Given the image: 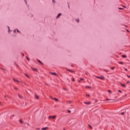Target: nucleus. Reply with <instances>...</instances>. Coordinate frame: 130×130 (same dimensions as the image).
<instances>
[{
	"mask_svg": "<svg viewBox=\"0 0 130 130\" xmlns=\"http://www.w3.org/2000/svg\"><path fill=\"white\" fill-rule=\"evenodd\" d=\"M105 72H107V70H105Z\"/></svg>",
	"mask_w": 130,
	"mask_h": 130,
	"instance_id": "47",
	"label": "nucleus"
},
{
	"mask_svg": "<svg viewBox=\"0 0 130 130\" xmlns=\"http://www.w3.org/2000/svg\"><path fill=\"white\" fill-rule=\"evenodd\" d=\"M123 8H125V6H123Z\"/></svg>",
	"mask_w": 130,
	"mask_h": 130,
	"instance_id": "50",
	"label": "nucleus"
},
{
	"mask_svg": "<svg viewBox=\"0 0 130 130\" xmlns=\"http://www.w3.org/2000/svg\"><path fill=\"white\" fill-rule=\"evenodd\" d=\"M27 60H30V59L29 58V57H27Z\"/></svg>",
	"mask_w": 130,
	"mask_h": 130,
	"instance_id": "25",
	"label": "nucleus"
},
{
	"mask_svg": "<svg viewBox=\"0 0 130 130\" xmlns=\"http://www.w3.org/2000/svg\"><path fill=\"white\" fill-rule=\"evenodd\" d=\"M108 91L109 92V93H111V90H108Z\"/></svg>",
	"mask_w": 130,
	"mask_h": 130,
	"instance_id": "31",
	"label": "nucleus"
},
{
	"mask_svg": "<svg viewBox=\"0 0 130 130\" xmlns=\"http://www.w3.org/2000/svg\"><path fill=\"white\" fill-rule=\"evenodd\" d=\"M127 77L128 78H130V76H129V75H127Z\"/></svg>",
	"mask_w": 130,
	"mask_h": 130,
	"instance_id": "37",
	"label": "nucleus"
},
{
	"mask_svg": "<svg viewBox=\"0 0 130 130\" xmlns=\"http://www.w3.org/2000/svg\"><path fill=\"white\" fill-rule=\"evenodd\" d=\"M13 80L15 82H17V83H19V80H18L17 79H16L15 78H13Z\"/></svg>",
	"mask_w": 130,
	"mask_h": 130,
	"instance_id": "8",
	"label": "nucleus"
},
{
	"mask_svg": "<svg viewBox=\"0 0 130 130\" xmlns=\"http://www.w3.org/2000/svg\"><path fill=\"white\" fill-rule=\"evenodd\" d=\"M63 90H66V88H63Z\"/></svg>",
	"mask_w": 130,
	"mask_h": 130,
	"instance_id": "45",
	"label": "nucleus"
},
{
	"mask_svg": "<svg viewBox=\"0 0 130 130\" xmlns=\"http://www.w3.org/2000/svg\"><path fill=\"white\" fill-rule=\"evenodd\" d=\"M19 121L21 123H23V121L22 120V119H20Z\"/></svg>",
	"mask_w": 130,
	"mask_h": 130,
	"instance_id": "16",
	"label": "nucleus"
},
{
	"mask_svg": "<svg viewBox=\"0 0 130 130\" xmlns=\"http://www.w3.org/2000/svg\"><path fill=\"white\" fill-rule=\"evenodd\" d=\"M23 55V56H24V54H23V55Z\"/></svg>",
	"mask_w": 130,
	"mask_h": 130,
	"instance_id": "55",
	"label": "nucleus"
},
{
	"mask_svg": "<svg viewBox=\"0 0 130 130\" xmlns=\"http://www.w3.org/2000/svg\"><path fill=\"white\" fill-rule=\"evenodd\" d=\"M118 92H119V93H122V91H121V90H118Z\"/></svg>",
	"mask_w": 130,
	"mask_h": 130,
	"instance_id": "19",
	"label": "nucleus"
},
{
	"mask_svg": "<svg viewBox=\"0 0 130 130\" xmlns=\"http://www.w3.org/2000/svg\"><path fill=\"white\" fill-rule=\"evenodd\" d=\"M76 21H77V22H79V19H77Z\"/></svg>",
	"mask_w": 130,
	"mask_h": 130,
	"instance_id": "36",
	"label": "nucleus"
},
{
	"mask_svg": "<svg viewBox=\"0 0 130 130\" xmlns=\"http://www.w3.org/2000/svg\"><path fill=\"white\" fill-rule=\"evenodd\" d=\"M84 104H87V105H90L91 104V103H90V102H89V103L84 102Z\"/></svg>",
	"mask_w": 130,
	"mask_h": 130,
	"instance_id": "6",
	"label": "nucleus"
},
{
	"mask_svg": "<svg viewBox=\"0 0 130 130\" xmlns=\"http://www.w3.org/2000/svg\"><path fill=\"white\" fill-rule=\"evenodd\" d=\"M60 16H61V13H59L56 17V19H57L58 18H59Z\"/></svg>",
	"mask_w": 130,
	"mask_h": 130,
	"instance_id": "4",
	"label": "nucleus"
},
{
	"mask_svg": "<svg viewBox=\"0 0 130 130\" xmlns=\"http://www.w3.org/2000/svg\"><path fill=\"white\" fill-rule=\"evenodd\" d=\"M23 55V56H24V54H23V55Z\"/></svg>",
	"mask_w": 130,
	"mask_h": 130,
	"instance_id": "56",
	"label": "nucleus"
},
{
	"mask_svg": "<svg viewBox=\"0 0 130 130\" xmlns=\"http://www.w3.org/2000/svg\"><path fill=\"white\" fill-rule=\"evenodd\" d=\"M14 32H16V29H15V30H14Z\"/></svg>",
	"mask_w": 130,
	"mask_h": 130,
	"instance_id": "44",
	"label": "nucleus"
},
{
	"mask_svg": "<svg viewBox=\"0 0 130 130\" xmlns=\"http://www.w3.org/2000/svg\"><path fill=\"white\" fill-rule=\"evenodd\" d=\"M128 83H129V81H127L126 83L128 84Z\"/></svg>",
	"mask_w": 130,
	"mask_h": 130,
	"instance_id": "42",
	"label": "nucleus"
},
{
	"mask_svg": "<svg viewBox=\"0 0 130 130\" xmlns=\"http://www.w3.org/2000/svg\"><path fill=\"white\" fill-rule=\"evenodd\" d=\"M14 89H15V90H18V88H17V87H14Z\"/></svg>",
	"mask_w": 130,
	"mask_h": 130,
	"instance_id": "27",
	"label": "nucleus"
},
{
	"mask_svg": "<svg viewBox=\"0 0 130 130\" xmlns=\"http://www.w3.org/2000/svg\"><path fill=\"white\" fill-rule=\"evenodd\" d=\"M64 130H66V129H64Z\"/></svg>",
	"mask_w": 130,
	"mask_h": 130,
	"instance_id": "54",
	"label": "nucleus"
},
{
	"mask_svg": "<svg viewBox=\"0 0 130 130\" xmlns=\"http://www.w3.org/2000/svg\"><path fill=\"white\" fill-rule=\"evenodd\" d=\"M96 77H97L98 79H100V80H104V76H102V77H100V76H96Z\"/></svg>",
	"mask_w": 130,
	"mask_h": 130,
	"instance_id": "1",
	"label": "nucleus"
},
{
	"mask_svg": "<svg viewBox=\"0 0 130 130\" xmlns=\"http://www.w3.org/2000/svg\"><path fill=\"white\" fill-rule=\"evenodd\" d=\"M125 71H127V69L125 68Z\"/></svg>",
	"mask_w": 130,
	"mask_h": 130,
	"instance_id": "40",
	"label": "nucleus"
},
{
	"mask_svg": "<svg viewBox=\"0 0 130 130\" xmlns=\"http://www.w3.org/2000/svg\"><path fill=\"white\" fill-rule=\"evenodd\" d=\"M50 74H51V75H53L54 76H57V74H56V73H54V72H50Z\"/></svg>",
	"mask_w": 130,
	"mask_h": 130,
	"instance_id": "2",
	"label": "nucleus"
},
{
	"mask_svg": "<svg viewBox=\"0 0 130 130\" xmlns=\"http://www.w3.org/2000/svg\"><path fill=\"white\" fill-rule=\"evenodd\" d=\"M124 114V112H122L121 113V115H123Z\"/></svg>",
	"mask_w": 130,
	"mask_h": 130,
	"instance_id": "29",
	"label": "nucleus"
},
{
	"mask_svg": "<svg viewBox=\"0 0 130 130\" xmlns=\"http://www.w3.org/2000/svg\"><path fill=\"white\" fill-rule=\"evenodd\" d=\"M86 75H88V74H87V73H86Z\"/></svg>",
	"mask_w": 130,
	"mask_h": 130,
	"instance_id": "52",
	"label": "nucleus"
},
{
	"mask_svg": "<svg viewBox=\"0 0 130 130\" xmlns=\"http://www.w3.org/2000/svg\"><path fill=\"white\" fill-rule=\"evenodd\" d=\"M25 75L26 77H27V78H29V76L28 75H27V74H25Z\"/></svg>",
	"mask_w": 130,
	"mask_h": 130,
	"instance_id": "22",
	"label": "nucleus"
},
{
	"mask_svg": "<svg viewBox=\"0 0 130 130\" xmlns=\"http://www.w3.org/2000/svg\"><path fill=\"white\" fill-rule=\"evenodd\" d=\"M88 126L90 127V129H92V126H91V125H88Z\"/></svg>",
	"mask_w": 130,
	"mask_h": 130,
	"instance_id": "13",
	"label": "nucleus"
},
{
	"mask_svg": "<svg viewBox=\"0 0 130 130\" xmlns=\"http://www.w3.org/2000/svg\"><path fill=\"white\" fill-rule=\"evenodd\" d=\"M68 71H69V72H71V73H74V71L70 70H68Z\"/></svg>",
	"mask_w": 130,
	"mask_h": 130,
	"instance_id": "14",
	"label": "nucleus"
},
{
	"mask_svg": "<svg viewBox=\"0 0 130 130\" xmlns=\"http://www.w3.org/2000/svg\"><path fill=\"white\" fill-rule=\"evenodd\" d=\"M122 57H123V58H125V57H126V55H123L122 56Z\"/></svg>",
	"mask_w": 130,
	"mask_h": 130,
	"instance_id": "11",
	"label": "nucleus"
},
{
	"mask_svg": "<svg viewBox=\"0 0 130 130\" xmlns=\"http://www.w3.org/2000/svg\"><path fill=\"white\" fill-rule=\"evenodd\" d=\"M86 96H87V97H90V94H86Z\"/></svg>",
	"mask_w": 130,
	"mask_h": 130,
	"instance_id": "28",
	"label": "nucleus"
},
{
	"mask_svg": "<svg viewBox=\"0 0 130 130\" xmlns=\"http://www.w3.org/2000/svg\"><path fill=\"white\" fill-rule=\"evenodd\" d=\"M52 100H55V101L57 102L58 101V99H56V98H54V99H52Z\"/></svg>",
	"mask_w": 130,
	"mask_h": 130,
	"instance_id": "9",
	"label": "nucleus"
},
{
	"mask_svg": "<svg viewBox=\"0 0 130 130\" xmlns=\"http://www.w3.org/2000/svg\"><path fill=\"white\" fill-rule=\"evenodd\" d=\"M80 80H81V81H82V80H84V79L81 78Z\"/></svg>",
	"mask_w": 130,
	"mask_h": 130,
	"instance_id": "39",
	"label": "nucleus"
},
{
	"mask_svg": "<svg viewBox=\"0 0 130 130\" xmlns=\"http://www.w3.org/2000/svg\"><path fill=\"white\" fill-rule=\"evenodd\" d=\"M38 61H39V62H40V63H42V62H41V61H40V60H38Z\"/></svg>",
	"mask_w": 130,
	"mask_h": 130,
	"instance_id": "18",
	"label": "nucleus"
},
{
	"mask_svg": "<svg viewBox=\"0 0 130 130\" xmlns=\"http://www.w3.org/2000/svg\"><path fill=\"white\" fill-rule=\"evenodd\" d=\"M118 9L119 10H123V8H119Z\"/></svg>",
	"mask_w": 130,
	"mask_h": 130,
	"instance_id": "24",
	"label": "nucleus"
},
{
	"mask_svg": "<svg viewBox=\"0 0 130 130\" xmlns=\"http://www.w3.org/2000/svg\"><path fill=\"white\" fill-rule=\"evenodd\" d=\"M48 128V127H43L42 128V130H46V129H47Z\"/></svg>",
	"mask_w": 130,
	"mask_h": 130,
	"instance_id": "7",
	"label": "nucleus"
},
{
	"mask_svg": "<svg viewBox=\"0 0 130 130\" xmlns=\"http://www.w3.org/2000/svg\"><path fill=\"white\" fill-rule=\"evenodd\" d=\"M14 116V115H12V116Z\"/></svg>",
	"mask_w": 130,
	"mask_h": 130,
	"instance_id": "48",
	"label": "nucleus"
},
{
	"mask_svg": "<svg viewBox=\"0 0 130 130\" xmlns=\"http://www.w3.org/2000/svg\"><path fill=\"white\" fill-rule=\"evenodd\" d=\"M17 32H18V33H20L19 29H17Z\"/></svg>",
	"mask_w": 130,
	"mask_h": 130,
	"instance_id": "32",
	"label": "nucleus"
},
{
	"mask_svg": "<svg viewBox=\"0 0 130 130\" xmlns=\"http://www.w3.org/2000/svg\"><path fill=\"white\" fill-rule=\"evenodd\" d=\"M27 125H29V123H27Z\"/></svg>",
	"mask_w": 130,
	"mask_h": 130,
	"instance_id": "51",
	"label": "nucleus"
},
{
	"mask_svg": "<svg viewBox=\"0 0 130 130\" xmlns=\"http://www.w3.org/2000/svg\"><path fill=\"white\" fill-rule=\"evenodd\" d=\"M72 81H73V82H75V78H73V80H72Z\"/></svg>",
	"mask_w": 130,
	"mask_h": 130,
	"instance_id": "33",
	"label": "nucleus"
},
{
	"mask_svg": "<svg viewBox=\"0 0 130 130\" xmlns=\"http://www.w3.org/2000/svg\"><path fill=\"white\" fill-rule=\"evenodd\" d=\"M67 111H68V113H71V111L70 110H68Z\"/></svg>",
	"mask_w": 130,
	"mask_h": 130,
	"instance_id": "23",
	"label": "nucleus"
},
{
	"mask_svg": "<svg viewBox=\"0 0 130 130\" xmlns=\"http://www.w3.org/2000/svg\"><path fill=\"white\" fill-rule=\"evenodd\" d=\"M8 29H9V30H8V32H10V27L9 26H8Z\"/></svg>",
	"mask_w": 130,
	"mask_h": 130,
	"instance_id": "20",
	"label": "nucleus"
},
{
	"mask_svg": "<svg viewBox=\"0 0 130 130\" xmlns=\"http://www.w3.org/2000/svg\"><path fill=\"white\" fill-rule=\"evenodd\" d=\"M24 1L25 2L26 5H27V1H26V0H24Z\"/></svg>",
	"mask_w": 130,
	"mask_h": 130,
	"instance_id": "35",
	"label": "nucleus"
},
{
	"mask_svg": "<svg viewBox=\"0 0 130 130\" xmlns=\"http://www.w3.org/2000/svg\"><path fill=\"white\" fill-rule=\"evenodd\" d=\"M18 96H19V98H22V97L21 96V95H20V94H18Z\"/></svg>",
	"mask_w": 130,
	"mask_h": 130,
	"instance_id": "30",
	"label": "nucleus"
},
{
	"mask_svg": "<svg viewBox=\"0 0 130 130\" xmlns=\"http://www.w3.org/2000/svg\"><path fill=\"white\" fill-rule=\"evenodd\" d=\"M126 31H127V32H128V30L127 29Z\"/></svg>",
	"mask_w": 130,
	"mask_h": 130,
	"instance_id": "46",
	"label": "nucleus"
},
{
	"mask_svg": "<svg viewBox=\"0 0 130 130\" xmlns=\"http://www.w3.org/2000/svg\"><path fill=\"white\" fill-rule=\"evenodd\" d=\"M55 117H56L55 116H49V118H55Z\"/></svg>",
	"mask_w": 130,
	"mask_h": 130,
	"instance_id": "5",
	"label": "nucleus"
},
{
	"mask_svg": "<svg viewBox=\"0 0 130 130\" xmlns=\"http://www.w3.org/2000/svg\"><path fill=\"white\" fill-rule=\"evenodd\" d=\"M119 64H123V62H119Z\"/></svg>",
	"mask_w": 130,
	"mask_h": 130,
	"instance_id": "15",
	"label": "nucleus"
},
{
	"mask_svg": "<svg viewBox=\"0 0 130 130\" xmlns=\"http://www.w3.org/2000/svg\"><path fill=\"white\" fill-rule=\"evenodd\" d=\"M71 102H70V103H71Z\"/></svg>",
	"mask_w": 130,
	"mask_h": 130,
	"instance_id": "53",
	"label": "nucleus"
},
{
	"mask_svg": "<svg viewBox=\"0 0 130 130\" xmlns=\"http://www.w3.org/2000/svg\"><path fill=\"white\" fill-rule=\"evenodd\" d=\"M120 85H121V86L122 87H123V88H125V87H126L125 84H124L123 83H120Z\"/></svg>",
	"mask_w": 130,
	"mask_h": 130,
	"instance_id": "3",
	"label": "nucleus"
},
{
	"mask_svg": "<svg viewBox=\"0 0 130 130\" xmlns=\"http://www.w3.org/2000/svg\"><path fill=\"white\" fill-rule=\"evenodd\" d=\"M37 129L39 130V129H40V128H37Z\"/></svg>",
	"mask_w": 130,
	"mask_h": 130,
	"instance_id": "41",
	"label": "nucleus"
},
{
	"mask_svg": "<svg viewBox=\"0 0 130 130\" xmlns=\"http://www.w3.org/2000/svg\"><path fill=\"white\" fill-rule=\"evenodd\" d=\"M33 70H34V71H35L36 72H37V69H36V68L33 69Z\"/></svg>",
	"mask_w": 130,
	"mask_h": 130,
	"instance_id": "17",
	"label": "nucleus"
},
{
	"mask_svg": "<svg viewBox=\"0 0 130 130\" xmlns=\"http://www.w3.org/2000/svg\"><path fill=\"white\" fill-rule=\"evenodd\" d=\"M35 96L36 99H39V96L38 95H37V94H35Z\"/></svg>",
	"mask_w": 130,
	"mask_h": 130,
	"instance_id": "10",
	"label": "nucleus"
},
{
	"mask_svg": "<svg viewBox=\"0 0 130 130\" xmlns=\"http://www.w3.org/2000/svg\"><path fill=\"white\" fill-rule=\"evenodd\" d=\"M85 88H91V86H86Z\"/></svg>",
	"mask_w": 130,
	"mask_h": 130,
	"instance_id": "21",
	"label": "nucleus"
},
{
	"mask_svg": "<svg viewBox=\"0 0 130 130\" xmlns=\"http://www.w3.org/2000/svg\"><path fill=\"white\" fill-rule=\"evenodd\" d=\"M111 100L113 101V100H111V99H107L106 100V101H111Z\"/></svg>",
	"mask_w": 130,
	"mask_h": 130,
	"instance_id": "12",
	"label": "nucleus"
},
{
	"mask_svg": "<svg viewBox=\"0 0 130 130\" xmlns=\"http://www.w3.org/2000/svg\"><path fill=\"white\" fill-rule=\"evenodd\" d=\"M111 70H114V67H112L111 68Z\"/></svg>",
	"mask_w": 130,
	"mask_h": 130,
	"instance_id": "26",
	"label": "nucleus"
},
{
	"mask_svg": "<svg viewBox=\"0 0 130 130\" xmlns=\"http://www.w3.org/2000/svg\"><path fill=\"white\" fill-rule=\"evenodd\" d=\"M50 98L51 99H52H52H54L53 98H52V96H50Z\"/></svg>",
	"mask_w": 130,
	"mask_h": 130,
	"instance_id": "34",
	"label": "nucleus"
},
{
	"mask_svg": "<svg viewBox=\"0 0 130 130\" xmlns=\"http://www.w3.org/2000/svg\"><path fill=\"white\" fill-rule=\"evenodd\" d=\"M69 8H70V5H68Z\"/></svg>",
	"mask_w": 130,
	"mask_h": 130,
	"instance_id": "49",
	"label": "nucleus"
},
{
	"mask_svg": "<svg viewBox=\"0 0 130 130\" xmlns=\"http://www.w3.org/2000/svg\"><path fill=\"white\" fill-rule=\"evenodd\" d=\"M78 82H79V83H80V82H81V80H79Z\"/></svg>",
	"mask_w": 130,
	"mask_h": 130,
	"instance_id": "43",
	"label": "nucleus"
},
{
	"mask_svg": "<svg viewBox=\"0 0 130 130\" xmlns=\"http://www.w3.org/2000/svg\"><path fill=\"white\" fill-rule=\"evenodd\" d=\"M53 3H55V1L54 0H52Z\"/></svg>",
	"mask_w": 130,
	"mask_h": 130,
	"instance_id": "38",
	"label": "nucleus"
}]
</instances>
